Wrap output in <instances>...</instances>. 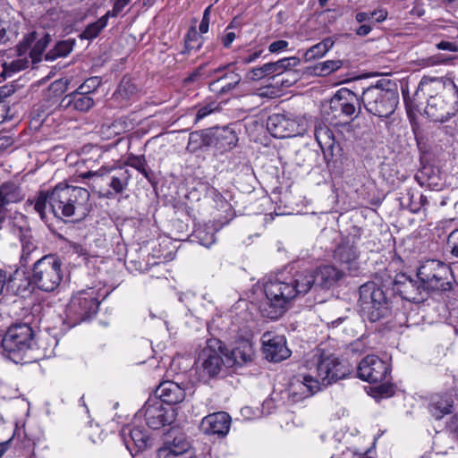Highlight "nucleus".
Listing matches in <instances>:
<instances>
[{"label": "nucleus", "mask_w": 458, "mask_h": 458, "mask_svg": "<svg viewBox=\"0 0 458 458\" xmlns=\"http://www.w3.org/2000/svg\"><path fill=\"white\" fill-rule=\"evenodd\" d=\"M411 278V276L406 274L397 275L394 279V285L396 286V290L398 291V288H403L404 284H406Z\"/></svg>", "instance_id": "obj_57"}, {"label": "nucleus", "mask_w": 458, "mask_h": 458, "mask_svg": "<svg viewBox=\"0 0 458 458\" xmlns=\"http://www.w3.org/2000/svg\"><path fill=\"white\" fill-rule=\"evenodd\" d=\"M203 38L194 29L191 28L184 38V48L182 50V55H189L192 50H199L202 47Z\"/></svg>", "instance_id": "obj_39"}, {"label": "nucleus", "mask_w": 458, "mask_h": 458, "mask_svg": "<svg viewBox=\"0 0 458 458\" xmlns=\"http://www.w3.org/2000/svg\"><path fill=\"white\" fill-rule=\"evenodd\" d=\"M190 443L183 435L177 436L172 442L166 443L165 446L158 450L159 457H167L170 455L178 456L188 451Z\"/></svg>", "instance_id": "obj_33"}, {"label": "nucleus", "mask_w": 458, "mask_h": 458, "mask_svg": "<svg viewBox=\"0 0 458 458\" xmlns=\"http://www.w3.org/2000/svg\"><path fill=\"white\" fill-rule=\"evenodd\" d=\"M9 110L10 108L8 106L7 99L0 102V123L5 121V119L8 117Z\"/></svg>", "instance_id": "obj_58"}, {"label": "nucleus", "mask_w": 458, "mask_h": 458, "mask_svg": "<svg viewBox=\"0 0 458 458\" xmlns=\"http://www.w3.org/2000/svg\"><path fill=\"white\" fill-rule=\"evenodd\" d=\"M136 91L137 88L131 81V78L124 76L122 79L115 94L122 98L128 99L134 95Z\"/></svg>", "instance_id": "obj_43"}, {"label": "nucleus", "mask_w": 458, "mask_h": 458, "mask_svg": "<svg viewBox=\"0 0 458 458\" xmlns=\"http://www.w3.org/2000/svg\"><path fill=\"white\" fill-rule=\"evenodd\" d=\"M361 101L369 114L385 119L394 113L399 96L396 90L385 89L381 82H377L363 91Z\"/></svg>", "instance_id": "obj_9"}, {"label": "nucleus", "mask_w": 458, "mask_h": 458, "mask_svg": "<svg viewBox=\"0 0 458 458\" xmlns=\"http://www.w3.org/2000/svg\"><path fill=\"white\" fill-rule=\"evenodd\" d=\"M417 278L421 280L422 285L428 294L429 293H442L452 289L451 278L453 272L445 263L428 259L425 261L417 270Z\"/></svg>", "instance_id": "obj_11"}, {"label": "nucleus", "mask_w": 458, "mask_h": 458, "mask_svg": "<svg viewBox=\"0 0 458 458\" xmlns=\"http://www.w3.org/2000/svg\"><path fill=\"white\" fill-rule=\"evenodd\" d=\"M314 135L325 156H333L335 140L330 128L324 123H318L315 126Z\"/></svg>", "instance_id": "obj_31"}, {"label": "nucleus", "mask_w": 458, "mask_h": 458, "mask_svg": "<svg viewBox=\"0 0 458 458\" xmlns=\"http://www.w3.org/2000/svg\"><path fill=\"white\" fill-rule=\"evenodd\" d=\"M233 65V64H229L225 66H220L212 72L211 76L218 75L215 81L209 83V88L212 91L224 95L230 92L240 84L242 76L239 73L233 71L225 72V69Z\"/></svg>", "instance_id": "obj_20"}, {"label": "nucleus", "mask_w": 458, "mask_h": 458, "mask_svg": "<svg viewBox=\"0 0 458 458\" xmlns=\"http://www.w3.org/2000/svg\"><path fill=\"white\" fill-rule=\"evenodd\" d=\"M300 64V59L295 56L282 58L276 62L267 63L264 64V70L267 75L275 74L279 76L284 74L290 68L296 67Z\"/></svg>", "instance_id": "obj_34"}, {"label": "nucleus", "mask_w": 458, "mask_h": 458, "mask_svg": "<svg viewBox=\"0 0 458 458\" xmlns=\"http://www.w3.org/2000/svg\"><path fill=\"white\" fill-rule=\"evenodd\" d=\"M130 0H115L113 8V16L118 14L128 4Z\"/></svg>", "instance_id": "obj_59"}, {"label": "nucleus", "mask_w": 458, "mask_h": 458, "mask_svg": "<svg viewBox=\"0 0 458 458\" xmlns=\"http://www.w3.org/2000/svg\"><path fill=\"white\" fill-rule=\"evenodd\" d=\"M346 233V234L341 233V242L335 250L334 259L340 264L341 268L352 274L359 269L355 242L360 236L356 233L352 234L349 231Z\"/></svg>", "instance_id": "obj_15"}, {"label": "nucleus", "mask_w": 458, "mask_h": 458, "mask_svg": "<svg viewBox=\"0 0 458 458\" xmlns=\"http://www.w3.org/2000/svg\"><path fill=\"white\" fill-rule=\"evenodd\" d=\"M288 46H289V43L286 40H283V39L276 40V41L272 42L269 45L268 50L272 54H278L280 52L286 50Z\"/></svg>", "instance_id": "obj_51"}, {"label": "nucleus", "mask_w": 458, "mask_h": 458, "mask_svg": "<svg viewBox=\"0 0 458 458\" xmlns=\"http://www.w3.org/2000/svg\"><path fill=\"white\" fill-rule=\"evenodd\" d=\"M211 131H193L190 133L187 149L195 152L204 147L212 146Z\"/></svg>", "instance_id": "obj_35"}, {"label": "nucleus", "mask_w": 458, "mask_h": 458, "mask_svg": "<svg viewBox=\"0 0 458 458\" xmlns=\"http://www.w3.org/2000/svg\"><path fill=\"white\" fill-rule=\"evenodd\" d=\"M100 79L98 77H91L87 79L82 84L76 89L85 95L89 96L90 93L97 90L100 85Z\"/></svg>", "instance_id": "obj_46"}, {"label": "nucleus", "mask_w": 458, "mask_h": 458, "mask_svg": "<svg viewBox=\"0 0 458 458\" xmlns=\"http://www.w3.org/2000/svg\"><path fill=\"white\" fill-rule=\"evenodd\" d=\"M371 30L372 27L370 25L362 24L356 29L355 32L358 36L363 37L369 35Z\"/></svg>", "instance_id": "obj_62"}, {"label": "nucleus", "mask_w": 458, "mask_h": 458, "mask_svg": "<svg viewBox=\"0 0 458 458\" xmlns=\"http://www.w3.org/2000/svg\"><path fill=\"white\" fill-rule=\"evenodd\" d=\"M90 176L106 177L108 182V186L112 191L106 193V197L112 198L114 194L122 193L128 186L131 179L129 170L123 167H116L114 165H104L94 172H89Z\"/></svg>", "instance_id": "obj_16"}, {"label": "nucleus", "mask_w": 458, "mask_h": 458, "mask_svg": "<svg viewBox=\"0 0 458 458\" xmlns=\"http://www.w3.org/2000/svg\"><path fill=\"white\" fill-rule=\"evenodd\" d=\"M110 12L100 17L98 21L89 23L85 30L81 33V39L92 40L96 38L100 32L106 27Z\"/></svg>", "instance_id": "obj_37"}, {"label": "nucleus", "mask_w": 458, "mask_h": 458, "mask_svg": "<svg viewBox=\"0 0 458 458\" xmlns=\"http://www.w3.org/2000/svg\"><path fill=\"white\" fill-rule=\"evenodd\" d=\"M299 79V73L296 70L290 68V70L284 72V76L281 81H277L276 84H279L282 88H289L297 82Z\"/></svg>", "instance_id": "obj_47"}, {"label": "nucleus", "mask_w": 458, "mask_h": 458, "mask_svg": "<svg viewBox=\"0 0 458 458\" xmlns=\"http://www.w3.org/2000/svg\"><path fill=\"white\" fill-rule=\"evenodd\" d=\"M437 47L439 50L449 51V52H457L458 45L455 42L442 40L437 44Z\"/></svg>", "instance_id": "obj_53"}, {"label": "nucleus", "mask_w": 458, "mask_h": 458, "mask_svg": "<svg viewBox=\"0 0 458 458\" xmlns=\"http://www.w3.org/2000/svg\"><path fill=\"white\" fill-rule=\"evenodd\" d=\"M342 60H327L318 64L319 75L326 76L339 70L343 66Z\"/></svg>", "instance_id": "obj_44"}, {"label": "nucleus", "mask_w": 458, "mask_h": 458, "mask_svg": "<svg viewBox=\"0 0 458 458\" xmlns=\"http://www.w3.org/2000/svg\"><path fill=\"white\" fill-rule=\"evenodd\" d=\"M255 356L252 343L248 339H239L230 352L225 351L227 367L242 366L251 362Z\"/></svg>", "instance_id": "obj_21"}, {"label": "nucleus", "mask_w": 458, "mask_h": 458, "mask_svg": "<svg viewBox=\"0 0 458 458\" xmlns=\"http://www.w3.org/2000/svg\"><path fill=\"white\" fill-rule=\"evenodd\" d=\"M427 97L426 114L434 122L444 123L458 112V88L452 81L423 77L413 96V106Z\"/></svg>", "instance_id": "obj_3"}, {"label": "nucleus", "mask_w": 458, "mask_h": 458, "mask_svg": "<svg viewBox=\"0 0 458 458\" xmlns=\"http://www.w3.org/2000/svg\"><path fill=\"white\" fill-rule=\"evenodd\" d=\"M212 146L224 152L233 148L238 142L236 132L229 127L217 128L211 131Z\"/></svg>", "instance_id": "obj_27"}, {"label": "nucleus", "mask_w": 458, "mask_h": 458, "mask_svg": "<svg viewBox=\"0 0 458 458\" xmlns=\"http://www.w3.org/2000/svg\"><path fill=\"white\" fill-rule=\"evenodd\" d=\"M343 276V268L323 265L313 271H297L292 276L271 280L264 287L267 300L259 306L260 313L264 318L278 319L286 312L291 301L312 289H328Z\"/></svg>", "instance_id": "obj_1"}, {"label": "nucleus", "mask_w": 458, "mask_h": 458, "mask_svg": "<svg viewBox=\"0 0 458 458\" xmlns=\"http://www.w3.org/2000/svg\"><path fill=\"white\" fill-rule=\"evenodd\" d=\"M307 366L320 387L344 379L353 371L352 366L346 360H341L334 354H327L323 350H318L308 361Z\"/></svg>", "instance_id": "obj_5"}, {"label": "nucleus", "mask_w": 458, "mask_h": 458, "mask_svg": "<svg viewBox=\"0 0 458 458\" xmlns=\"http://www.w3.org/2000/svg\"><path fill=\"white\" fill-rule=\"evenodd\" d=\"M267 129L275 138H288L298 132L296 122L282 114H271L267 121Z\"/></svg>", "instance_id": "obj_22"}, {"label": "nucleus", "mask_w": 458, "mask_h": 458, "mask_svg": "<svg viewBox=\"0 0 458 458\" xmlns=\"http://www.w3.org/2000/svg\"><path fill=\"white\" fill-rule=\"evenodd\" d=\"M210 9L211 5L208 6L203 13L202 20L200 21L199 30V33L205 34L208 31L209 21H210Z\"/></svg>", "instance_id": "obj_50"}, {"label": "nucleus", "mask_w": 458, "mask_h": 458, "mask_svg": "<svg viewBox=\"0 0 458 458\" xmlns=\"http://www.w3.org/2000/svg\"><path fill=\"white\" fill-rule=\"evenodd\" d=\"M187 241L209 248L216 242V237L215 233L210 231H192L191 234L187 235Z\"/></svg>", "instance_id": "obj_40"}, {"label": "nucleus", "mask_w": 458, "mask_h": 458, "mask_svg": "<svg viewBox=\"0 0 458 458\" xmlns=\"http://www.w3.org/2000/svg\"><path fill=\"white\" fill-rule=\"evenodd\" d=\"M13 92H14L13 89H12L10 87H7V86L0 87V102L7 99Z\"/></svg>", "instance_id": "obj_60"}, {"label": "nucleus", "mask_w": 458, "mask_h": 458, "mask_svg": "<svg viewBox=\"0 0 458 458\" xmlns=\"http://www.w3.org/2000/svg\"><path fill=\"white\" fill-rule=\"evenodd\" d=\"M210 198L216 204V208L225 213V216H220L216 218L217 225L221 227L225 226L234 217V211L232 205L225 199V197L215 188L208 191Z\"/></svg>", "instance_id": "obj_29"}, {"label": "nucleus", "mask_w": 458, "mask_h": 458, "mask_svg": "<svg viewBox=\"0 0 458 458\" xmlns=\"http://www.w3.org/2000/svg\"><path fill=\"white\" fill-rule=\"evenodd\" d=\"M70 245L75 253L79 254L80 256H83L85 259H89V254L87 249L84 248L82 245L73 242H70Z\"/></svg>", "instance_id": "obj_56"}, {"label": "nucleus", "mask_w": 458, "mask_h": 458, "mask_svg": "<svg viewBox=\"0 0 458 458\" xmlns=\"http://www.w3.org/2000/svg\"><path fill=\"white\" fill-rule=\"evenodd\" d=\"M89 191L82 187L60 182L52 191H40L34 209L45 219L47 209L64 221L79 222L90 211Z\"/></svg>", "instance_id": "obj_2"}, {"label": "nucleus", "mask_w": 458, "mask_h": 458, "mask_svg": "<svg viewBox=\"0 0 458 458\" xmlns=\"http://www.w3.org/2000/svg\"><path fill=\"white\" fill-rule=\"evenodd\" d=\"M218 109V104L216 102H210L205 106H202L199 108L197 114H196V122H199L208 116V114H212L216 110Z\"/></svg>", "instance_id": "obj_48"}, {"label": "nucleus", "mask_w": 458, "mask_h": 458, "mask_svg": "<svg viewBox=\"0 0 458 458\" xmlns=\"http://www.w3.org/2000/svg\"><path fill=\"white\" fill-rule=\"evenodd\" d=\"M447 428L453 437L458 439V411L451 418Z\"/></svg>", "instance_id": "obj_54"}, {"label": "nucleus", "mask_w": 458, "mask_h": 458, "mask_svg": "<svg viewBox=\"0 0 458 458\" xmlns=\"http://www.w3.org/2000/svg\"><path fill=\"white\" fill-rule=\"evenodd\" d=\"M63 262L54 254H47L32 266L30 277L32 286L47 293L55 291L63 279Z\"/></svg>", "instance_id": "obj_10"}, {"label": "nucleus", "mask_w": 458, "mask_h": 458, "mask_svg": "<svg viewBox=\"0 0 458 458\" xmlns=\"http://www.w3.org/2000/svg\"><path fill=\"white\" fill-rule=\"evenodd\" d=\"M36 39V32H32L30 35H28L18 46H17V52L18 55L21 56L23 55L28 49L30 47L31 44Z\"/></svg>", "instance_id": "obj_49"}, {"label": "nucleus", "mask_w": 458, "mask_h": 458, "mask_svg": "<svg viewBox=\"0 0 458 458\" xmlns=\"http://www.w3.org/2000/svg\"><path fill=\"white\" fill-rule=\"evenodd\" d=\"M267 76V72L264 70V65L251 69L247 74L248 79L251 81H259Z\"/></svg>", "instance_id": "obj_52"}, {"label": "nucleus", "mask_w": 458, "mask_h": 458, "mask_svg": "<svg viewBox=\"0 0 458 458\" xmlns=\"http://www.w3.org/2000/svg\"><path fill=\"white\" fill-rule=\"evenodd\" d=\"M74 41L62 40L55 44L53 49L49 50L45 59L47 61H54L60 57L67 56L73 49Z\"/></svg>", "instance_id": "obj_38"}, {"label": "nucleus", "mask_w": 458, "mask_h": 458, "mask_svg": "<svg viewBox=\"0 0 458 458\" xmlns=\"http://www.w3.org/2000/svg\"><path fill=\"white\" fill-rule=\"evenodd\" d=\"M262 54V50H258V51H255L254 53L250 54V55L246 56V57H242L241 59V62L242 64H250L252 62H254L256 59H258Z\"/></svg>", "instance_id": "obj_61"}, {"label": "nucleus", "mask_w": 458, "mask_h": 458, "mask_svg": "<svg viewBox=\"0 0 458 458\" xmlns=\"http://www.w3.org/2000/svg\"><path fill=\"white\" fill-rule=\"evenodd\" d=\"M30 65V60L27 57L18 58L13 60L10 64H4V71L6 73H13L22 71L28 68Z\"/></svg>", "instance_id": "obj_45"}, {"label": "nucleus", "mask_w": 458, "mask_h": 458, "mask_svg": "<svg viewBox=\"0 0 458 458\" xmlns=\"http://www.w3.org/2000/svg\"><path fill=\"white\" fill-rule=\"evenodd\" d=\"M265 358L272 362H280L291 355L284 336L272 332H265L261 336Z\"/></svg>", "instance_id": "obj_18"}, {"label": "nucleus", "mask_w": 458, "mask_h": 458, "mask_svg": "<svg viewBox=\"0 0 458 458\" xmlns=\"http://www.w3.org/2000/svg\"><path fill=\"white\" fill-rule=\"evenodd\" d=\"M94 99L78 90L66 95L61 101L60 106L65 110L88 112L94 106Z\"/></svg>", "instance_id": "obj_26"}, {"label": "nucleus", "mask_w": 458, "mask_h": 458, "mask_svg": "<svg viewBox=\"0 0 458 458\" xmlns=\"http://www.w3.org/2000/svg\"><path fill=\"white\" fill-rule=\"evenodd\" d=\"M369 15L377 22H382L387 18L388 13L386 9H378V10L370 12Z\"/></svg>", "instance_id": "obj_55"}, {"label": "nucleus", "mask_w": 458, "mask_h": 458, "mask_svg": "<svg viewBox=\"0 0 458 458\" xmlns=\"http://www.w3.org/2000/svg\"><path fill=\"white\" fill-rule=\"evenodd\" d=\"M51 41V36L46 33L41 38H39L33 46L30 52V57L32 63H38L41 60V55L47 47Z\"/></svg>", "instance_id": "obj_41"}, {"label": "nucleus", "mask_w": 458, "mask_h": 458, "mask_svg": "<svg viewBox=\"0 0 458 458\" xmlns=\"http://www.w3.org/2000/svg\"><path fill=\"white\" fill-rule=\"evenodd\" d=\"M126 164L139 171L145 178L149 179L150 170L148 169L147 160L143 155H130Z\"/></svg>", "instance_id": "obj_42"}, {"label": "nucleus", "mask_w": 458, "mask_h": 458, "mask_svg": "<svg viewBox=\"0 0 458 458\" xmlns=\"http://www.w3.org/2000/svg\"><path fill=\"white\" fill-rule=\"evenodd\" d=\"M99 304L94 289L80 291L72 297L67 305V317L75 324L83 322L97 314Z\"/></svg>", "instance_id": "obj_12"}, {"label": "nucleus", "mask_w": 458, "mask_h": 458, "mask_svg": "<svg viewBox=\"0 0 458 458\" xmlns=\"http://www.w3.org/2000/svg\"><path fill=\"white\" fill-rule=\"evenodd\" d=\"M369 14H370V13H367V12L357 13L355 15V20L359 23L369 21L372 19Z\"/></svg>", "instance_id": "obj_63"}, {"label": "nucleus", "mask_w": 458, "mask_h": 458, "mask_svg": "<svg viewBox=\"0 0 458 458\" xmlns=\"http://www.w3.org/2000/svg\"><path fill=\"white\" fill-rule=\"evenodd\" d=\"M398 293L402 295V297L405 300L413 301V302H420L427 299L428 293H426V289L424 285H422L421 280L411 278L406 284H404L403 288H398Z\"/></svg>", "instance_id": "obj_30"}, {"label": "nucleus", "mask_w": 458, "mask_h": 458, "mask_svg": "<svg viewBox=\"0 0 458 458\" xmlns=\"http://www.w3.org/2000/svg\"><path fill=\"white\" fill-rule=\"evenodd\" d=\"M357 377L370 384H378L375 390L380 396L388 397L394 393V386L387 380L390 366L377 355H367L359 362Z\"/></svg>", "instance_id": "obj_7"}, {"label": "nucleus", "mask_w": 458, "mask_h": 458, "mask_svg": "<svg viewBox=\"0 0 458 458\" xmlns=\"http://www.w3.org/2000/svg\"><path fill=\"white\" fill-rule=\"evenodd\" d=\"M334 44L335 41L332 38H326L305 52V60L309 62L324 56L334 47Z\"/></svg>", "instance_id": "obj_36"}, {"label": "nucleus", "mask_w": 458, "mask_h": 458, "mask_svg": "<svg viewBox=\"0 0 458 458\" xmlns=\"http://www.w3.org/2000/svg\"><path fill=\"white\" fill-rule=\"evenodd\" d=\"M15 237L21 242V254L20 264L26 267L30 260V255L38 249L40 241L38 237L33 233V231H13Z\"/></svg>", "instance_id": "obj_25"}, {"label": "nucleus", "mask_w": 458, "mask_h": 458, "mask_svg": "<svg viewBox=\"0 0 458 458\" xmlns=\"http://www.w3.org/2000/svg\"><path fill=\"white\" fill-rule=\"evenodd\" d=\"M123 436L126 447L131 452L130 441L134 445L137 451H142L151 445V439L148 432L140 428H123Z\"/></svg>", "instance_id": "obj_28"}, {"label": "nucleus", "mask_w": 458, "mask_h": 458, "mask_svg": "<svg viewBox=\"0 0 458 458\" xmlns=\"http://www.w3.org/2000/svg\"><path fill=\"white\" fill-rule=\"evenodd\" d=\"M321 387L312 374L294 377L286 390L289 400L297 403L320 391Z\"/></svg>", "instance_id": "obj_17"}, {"label": "nucleus", "mask_w": 458, "mask_h": 458, "mask_svg": "<svg viewBox=\"0 0 458 458\" xmlns=\"http://www.w3.org/2000/svg\"><path fill=\"white\" fill-rule=\"evenodd\" d=\"M136 416H143L146 424L153 429L170 425L175 419L174 410L165 406L157 397L148 398Z\"/></svg>", "instance_id": "obj_14"}, {"label": "nucleus", "mask_w": 458, "mask_h": 458, "mask_svg": "<svg viewBox=\"0 0 458 458\" xmlns=\"http://www.w3.org/2000/svg\"><path fill=\"white\" fill-rule=\"evenodd\" d=\"M357 106L360 109L359 97L351 89L342 88L338 89L333 98L330 99L328 110L325 113L327 115V120L331 123L337 124L335 120L342 116L352 119V116H357Z\"/></svg>", "instance_id": "obj_13"}, {"label": "nucleus", "mask_w": 458, "mask_h": 458, "mask_svg": "<svg viewBox=\"0 0 458 458\" xmlns=\"http://www.w3.org/2000/svg\"><path fill=\"white\" fill-rule=\"evenodd\" d=\"M358 304L362 316L370 322L379 321L391 313V301L386 292L372 281L360 286Z\"/></svg>", "instance_id": "obj_6"}, {"label": "nucleus", "mask_w": 458, "mask_h": 458, "mask_svg": "<svg viewBox=\"0 0 458 458\" xmlns=\"http://www.w3.org/2000/svg\"><path fill=\"white\" fill-rule=\"evenodd\" d=\"M453 400L448 395H435L428 404V411L436 420H441L453 411Z\"/></svg>", "instance_id": "obj_32"}, {"label": "nucleus", "mask_w": 458, "mask_h": 458, "mask_svg": "<svg viewBox=\"0 0 458 458\" xmlns=\"http://www.w3.org/2000/svg\"><path fill=\"white\" fill-rule=\"evenodd\" d=\"M232 419L225 411H218L204 417L200 423V430L206 435H216L225 437L230 429Z\"/></svg>", "instance_id": "obj_19"}, {"label": "nucleus", "mask_w": 458, "mask_h": 458, "mask_svg": "<svg viewBox=\"0 0 458 458\" xmlns=\"http://www.w3.org/2000/svg\"><path fill=\"white\" fill-rule=\"evenodd\" d=\"M32 285L30 276H26L24 272L16 269L9 276L6 275L5 291L6 293L15 296L24 297L26 293H30V286Z\"/></svg>", "instance_id": "obj_24"}, {"label": "nucleus", "mask_w": 458, "mask_h": 458, "mask_svg": "<svg viewBox=\"0 0 458 458\" xmlns=\"http://www.w3.org/2000/svg\"><path fill=\"white\" fill-rule=\"evenodd\" d=\"M156 395L163 404L173 405L184 400L185 391L174 381H165L157 387Z\"/></svg>", "instance_id": "obj_23"}, {"label": "nucleus", "mask_w": 458, "mask_h": 458, "mask_svg": "<svg viewBox=\"0 0 458 458\" xmlns=\"http://www.w3.org/2000/svg\"><path fill=\"white\" fill-rule=\"evenodd\" d=\"M225 351V345L219 339L207 341L206 347L199 352L195 362L199 381L208 383L220 374L224 366L227 367Z\"/></svg>", "instance_id": "obj_8"}, {"label": "nucleus", "mask_w": 458, "mask_h": 458, "mask_svg": "<svg viewBox=\"0 0 458 458\" xmlns=\"http://www.w3.org/2000/svg\"><path fill=\"white\" fill-rule=\"evenodd\" d=\"M4 354L16 364L37 361L35 333L28 323L12 325L2 339Z\"/></svg>", "instance_id": "obj_4"}, {"label": "nucleus", "mask_w": 458, "mask_h": 458, "mask_svg": "<svg viewBox=\"0 0 458 458\" xmlns=\"http://www.w3.org/2000/svg\"><path fill=\"white\" fill-rule=\"evenodd\" d=\"M234 39H235V33L234 32H227L222 39L224 47L226 48L229 47Z\"/></svg>", "instance_id": "obj_64"}]
</instances>
